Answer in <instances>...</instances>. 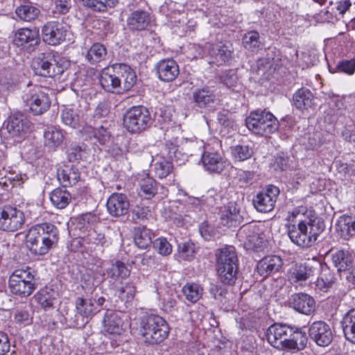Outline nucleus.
Wrapping results in <instances>:
<instances>
[{
  "label": "nucleus",
  "mask_w": 355,
  "mask_h": 355,
  "mask_svg": "<svg viewBox=\"0 0 355 355\" xmlns=\"http://www.w3.org/2000/svg\"><path fill=\"white\" fill-rule=\"evenodd\" d=\"M76 309L67 312L65 320L73 328H83L98 312V307L94 306L93 298L78 297L75 302Z\"/></svg>",
  "instance_id": "nucleus-9"
},
{
  "label": "nucleus",
  "mask_w": 355,
  "mask_h": 355,
  "mask_svg": "<svg viewBox=\"0 0 355 355\" xmlns=\"http://www.w3.org/2000/svg\"><path fill=\"white\" fill-rule=\"evenodd\" d=\"M124 331V323L120 314L112 311H107L103 320L101 332L112 339L121 336Z\"/></svg>",
  "instance_id": "nucleus-16"
},
{
  "label": "nucleus",
  "mask_w": 355,
  "mask_h": 355,
  "mask_svg": "<svg viewBox=\"0 0 355 355\" xmlns=\"http://www.w3.org/2000/svg\"><path fill=\"white\" fill-rule=\"evenodd\" d=\"M313 275L311 268L306 264H295L290 270L289 279L293 283L306 281Z\"/></svg>",
  "instance_id": "nucleus-41"
},
{
  "label": "nucleus",
  "mask_w": 355,
  "mask_h": 355,
  "mask_svg": "<svg viewBox=\"0 0 355 355\" xmlns=\"http://www.w3.org/2000/svg\"><path fill=\"white\" fill-rule=\"evenodd\" d=\"M22 100L24 110L34 115H41L46 112L51 106V99L40 87L33 86L24 91Z\"/></svg>",
  "instance_id": "nucleus-11"
},
{
  "label": "nucleus",
  "mask_w": 355,
  "mask_h": 355,
  "mask_svg": "<svg viewBox=\"0 0 355 355\" xmlns=\"http://www.w3.org/2000/svg\"><path fill=\"white\" fill-rule=\"evenodd\" d=\"M289 307L297 312L310 315L315 309V300L305 293H297L291 295L288 300Z\"/></svg>",
  "instance_id": "nucleus-18"
},
{
  "label": "nucleus",
  "mask_w": 355,
  "mask_h": 355,
  "mask_svg": "<svg viewBox=\"0 0 355 355\" xmlns=\"http://www.w3.org/2000/svg\"><path fill=\"white\" fill-rule=\"evenodd\" d=\"M245 125L252 133L268 137L279 129V121L270 112L257 110L246 117Z\"/></svg>",
  "instance_id": "nucleus-8"
},
{
  "label": "nucleus",
  "mask_w": 355,
  "mask_h": 355,
  "mask_svg": "<svg viewBox=\"0 0 355 355\" xmlns=\"http://www.w3.org/2000/svg\"><path fill=\"white\" fill-rule=\"evenodd\" d=\"M69 27L63 22L51 21L46 22L42 28L44 42L55 46L65 40Z\"/></svg>",
  "instance_id": "nucleus-14"
},
{
  "label": "nucleus",
  "mask_w": 355,
  "mask_h": 355,
  "mask_svg": "<svg viewBox=\"0 0 355 355\" xmlns=\"http://www.w3.org/2000/svg\"><path fill=\"white\" fill-rule=\"evenodd\" d=\"M99 82L105 91L113 93L117 89V92H119V89H121L120 80L116 76L114 72H110V69L102 71Z\"/></svg>",
  "instance_id": "nucleus-36"
},
{
  "label": "nucleus",
  "mask_w": 355,
  "mask_h": 355,
  "mask_svg": "<svg viewBox=\"0 0 355 355\" xmlns=\"http://www.w3.org/2000/svg\"><path fill=\"white\" fill-rule=\"evenodd\" d=\"M28 126L22 114L18 113L10 116L6 124V130L10 137L16 141L25 138Z\"/></svg>",
  "instance_id": "nucleus-23"
},
{
  "label": "nucleus",
  "mask_w": 355,
  "mask_h": 355,
  "mask_svg": "<svg viewBox=\"0 0 355 355\" xmlns=\"http://www.w3.org/2000/svg\"><path fill=\"white\" fill-rule=\"evenodd\" d=\"M157 74L164 82L174 80L180 73L179 66L173 59L160 60L156 65Z\"/></svg>",
  "instance_id": "nucleus-25"
},
{
  "label": "nucleus",
  "mask_w": 355,
  "mask_h": 355,
  "mask_svg": "<svg viewBox=\"0 0 355 355\" xmlns=\"http://www.w3.org/2000/svg\"><path fill=\"white\" fill-rule=\"evenodd\" d=\"M310 337L319 346H328L333 340L332 332L328 324L322 321L313 322L309 328Z\"/></svg>",
  "instance_id": "nucleus-22"
},
{
  "label": "nucleus",
  "mask_w": 355,
  "mask_h": 355,
  "mask_svg": "<svg viewBox=\"0 0 355 355\" xmlns=\"http://www.w3.org/2000/svg\"><path fill=\"white\" fill-rule=\"evenodd\" d=\"M25 223L24 213L12 206L0 208V230L6 232H15Z\"/></svg>",
  "instance_id": "nucleus-12"
},
{
  "label": "nucleus",
  "mask_w": 355,
  "mask_h": 355,
  "mask_svg": "<svg viewBox=\"0 0 355 355\" xmlns=\"http://www.w3.org/2000/svg\"><path fill=\"white\" fill-rule=\"evenodd\" d=\"M205 169L211 173H220L227 165V161L218 153L205 152L202 155Z\"/></svg>",
  "instance_id": "nucleus-27"
},
{
  "label": "nucleus",
  "mask_w": 355,
  "mask_h": 355,
  "mask_svg": "<svg viewBox=\"0 0 355 355\" xmlns=\"http://www.w3.org/2000/svg\"><path fill=\"white\" fill-rule=\"evenodd\" d=\"M59 239V231L51 223H44L31 227L26 235V245L35 255L46 254Z\"/></svg>",
  "instance_id": "nucleus-4"
},
{
  "label": "nucleus",
  "mask_w": 355,
  "mask_h": 355,
  "mask_svg": "<svg viewBox=\"0 0 355 355\" xmlns=\"http://www.w3.org/2000/svg\"><path fill=\"white\" fill-rule=\"evenodd\" d=\"M196 247L193 242L189 241L178 244V259L190 261L194 258Z\"/></svg>",
  "instance_id": "nucleus-52"
},
{
  "label": "nucleus",
  "mask_w": 355,
  "mask_h": 355,
  "mask_svg": "<svg viewBox=\"0 0 355 355\" xmlns=\"http://www.w3.org/2000/svg\"><path fill=\"white\" fill-rule=\"evenodd\" d=\"M109 288L113 294L125 302H131L137 292V287L132 282H121L111 284Z\"/></svg>",
  "instance_id": "nucleus-32"
},
{
  "label": "nucleus",
  "mask_w": 355,
  "mask_h": 355,
  "mask_svg": "<svg viewBox=\"0 0 355 355\" xmlns=\"http://www.w3.org/2000/svg\"><path fill=\"white\" fill-rule=\"evenodd\" d=\"M139 330L145 343L157 345L168 337L170 328L162 317L149 315L141 319Z\"/></svg>",
  "instance_id": "nucleus-6"
},
{
  "label": "nucleus",
  "mask_w": 355,
  "mask_h": 355,
  "mask_svg": "<svg viewBox=\"0 0 355 355\" xmlns=\"http://www.w3.org/2000/svg\"><path fill=\"white\" fill-rule=\"evenodd\" d=\"M40 42L39 32L35 28H22L15 33L14 44L28 53L33 51Z\"/></svg>",
  "instance_id": "nucleus-15"
},
{
  "label": "nucleus",
  "mask_w": 355,
  "mask_h": 355,
  "mask_svg": "<svg viewBox=\"0 0 355 355\" xmlns=\"http://www.w3.org/2000/svg\"><path fill=\"white\" fill-rule=\"evenodd\" d=\"M233 157L238 161H244L252 157L253 150L248 145H236L231 148Z\"/></svg>",
  "instance_id": "nucleus-55"
},
{
  "label": "nucleus",
  "mask_w": 355,
  "mask_h": 355,
  "mask_svg": "<svg viewBox=\"0 0 355 355\" xmlns=\"http://www.w3.org/2000/svg\"><path fill=\"white\" fill-rule=\"evenodd\" d=\"M37 272L30 267L15 270L8 281L10 292L20 297L30 296L37 288Z\"/></svg>",
  "instance_id": "nucleus-7"
},
{
  "label": "nucleus",
  "mask_w": 355,
  "mask_h": 355,
  "mask_svg": "<svg viewBox=\"0 0 355 355\" xmlns=\"http://www.w3.org/2000/svg\"><path fill=\"white\" fill-rule=\"evenodd\" d=\"M216 270L220 281L225 285H234L237 279L239 259L236 249L229 245L218 250Z\"/></svg>",
  "instance_id": "nucleus-5"
},
{
  "label": "nucleus",
  "mask_w": 355,
  "mask_h": 355,
  "mask_svg": "<svg viewBox=\"0 0 355 355\" xmlns=\"http://www.w3.org/2000/svg\"><path fill=\"white\" fill-rule=\"evenodd\" d=\"M62 122L65 125L76 128L79 123V115L71 109L65 107L60 114Z\"/></svg>",
  "instance_id": "nucleus-54"
},
{
  "label": "nucleus",
  "mask_w": 355,
  "mask_h": 355,
  "mask_svg": "<svg viewBox=\"0 0 355 355\" xmlns=\"http://www.w3.org/2000/svg\"><path fill=\"white\" fill-rule=\"evenodd\" d=\"M279 189L269 184L253 198L254 208L259 212L268 213L273 210L279 195Z\"/></svg>",
  "instance_id": "nucleus-13"
},
{
  "label": "nucleus",
  "mask_w": 355,
  "mask_h": 355,
  "mask_svg": "<svg viewBox=\"0 0 355 355\" xmlns=\"http://www.w3.org/2000/svg\"><path fill=\"white\" fill-rule=\"evenodd\" d=\"M151 216V210L149 207L143 203L133 206L129 213L130 220L135 223L148 219Z\"/></svg>",
  "instance_id": "nucleus-46"
},
{
  "label": "nucleus",
  "mask_w": 355,
  "mask_h": 355,
  "mask_svg": "<svg viewBox=\"0 0 355 355\" xmlns=\"http://www.w3.org/2000/svg\"><path fill=\"white\" fill-rule=\"evenodd\" d=\"M153 245L158 253L163 256L169 255L172 252V245L166 238L157 239Z\"/></svg>",
  "instance_id": "nucleus-58"
},
{
  "label": "nucleus",
  "mask_w": 355,
  "mask_h": 355,
  "mask_svg": "<svg viewBox=\"0 0 355 355\" xmlns=\"http://www.w3.org/2000/svg\"><path fill=\"white\" fill-rule=\"evenodd\" d=\"M83 241L89 245V248L94 250L103 248L107 243L105 234L95 230L89 231L87 236L83 239Z\"/></svg>",
  "instance_id": "nucleus-50"
},
{
  "label": "nucleus",
  "mask_w": 355,
  "mask_h": 355,
  "mask_svg": "<svg viewBox=\"0 0 355 355\" xmlns=\"http://www.w3.org/2000/svg\"><path fill=\"white\" fill-rule=\"evenodd\" d=\"M44 146L55 151L62 146L64 139V131L56 126H48L44 132Z\"/></svg>",
  "instance_id": "nucleus-31"
},
{
  "label": "nucleus",
  "mask_w": 355,
  "mask_h": 355,
  "mask_svg": "<svg viewBox=\"0 0 355 355\" xmlns=\"http://www.w3.org/2000/svg\"><path fill=\"white\" fill-rule=\"evenodd\" d=\"M106 207L108 213L113 217L125 215L130 209L128 197L123 193H114L107 200Z\"/></svg>",
  "instance_id": "nucleus-21"
},
{
  "label": "nucleus",
  "mask_w": 355,
  "mask_h": 355,
  "mask_svg": "<svg viewBox=\"0 0 355 355\" xmlns=\"http://www.w3.org/2000/svg\"><path fill=\"white\" fill-rule=\"evenodd\" d=\"M266 337L272 346L282 350L300 351L306 347L307 343L305 332L299 328L279 323L268 327Z\"/></svg>",
  "instance_id": "nucleus-1"
},
{
  "label": "nucleus",
  "mask_w": 355,
  "mask_h": 355,
  "mask_svg": "<svg viewBox=\"0 0 355 355\" xmlns=\"http://www.w3.org/2000/svg\"><path fill=\"white\" fill-rule=\"evenodd\" d=\"M15 13L21 20L31 21L39 16L40 10L31 4H24L16 8Z\"/></svg>",
  "instance_id": "nucleus-45"
},
{
  "label": "nucleus",
  "mask_w": 355,
  "mask_h": 355,
  "mask_svg": "<svg viewBox=\"0 0 355 355\" xmlns=\"http://www.w3.org/2000/svg\"><path fill=\"white\" fill-rule=\"evenodd\" d=\"M112 105L110 101L103 99L99 101L94 108L92 119L96 121H103L111 114Z\"/></svg>",
  "instance_id": "nucleus-48"
},
{
  "label": "nucleus",
  "mask_w": 355,
  "mask_h": 355,
  "mask_svg": "<svg viewBox=\"0 0 355 355\" xmlns=\"http://www.w3.org/2000/svg\"><path fill=\"white\" fill-rule=\"evenodd\" d=\"M336 124V128L340 131L341 136L345 140L355 141V128L349 118H338Z\"/></svg>",
  "instance_id": "nucleus-40"
},
{
  "label": "nucleus",
  "mask_w": 355,
  "mask_h": 355,
  "mask_svg": "<svg viewBox=\"0 0 355 355\" xmlns=\"http://www.w3.org/2000/svg\"><path fill=\"white\" fill-rule=\"evenodd\" d=\"M152 232L146 227H139L135 230L134 241L135 245L141 249H146L152 243Z\"/></svg>",
  "instance_id": "nucleus-47"
},
{
  "label": "nucleus",
  "mask_w": 355,
  "mask_h": 355,
  "mask_svg": "<svg viewBox=\"0 0 355 355\" xmlns=\"http://www.w3.org/2000/svg\"><path fill=\"white\" fill-rule=\"evenodd\" d=\"M14 318L15 321L19 324L27 325L32 321L30 312L26 309H17Z\"/></svg>",
  "instance_id": "nucleus-63"
},
{
  "label": "nucleus",
  "mask_w": 355,
  "mask_h": 355,
  "mask_svg": "<svg viewBox=\"0 0 355 355\" xmlns=\"http://www.w3.org/2000/svg\"><path fill=\"white\" fill-rule=\"evenodd\" d=\"M54 8L53 12L58 15H65L71 8V0H53Z\"/></svg>",
  "instance_id": "nucleus-62"
},
{
  "label": "nucleus",
  "mask_w": 355,
  "mask_h": 355,
  "mask_svg": "<svg viewBox=\"0 0 355 355\" xmlns=\"http://www.w3.org/2000/svg\"><path fill=\"white\" fill-rule=\"evenodd\" d=\"M57 177L63 187L75 185L80 178L78 167L73 164H64L57 170Z\"/></svg>",
  "instance_id": "nucleus-28"
},
{
  "label": "nucleus",
  "mask_w": 355,
  "mask_h": 355,
  "mask_svg": "<svg viewBox=\"0 0 355 355\" xmlns=\"http://www.w3.org/2000/svg\"><path fill=\"white\" fill-rule=\"evenodd\" d=\"M149 12L142 9L132 11L127 19V26L131 31H141L146 29L151 22Z\"/></svg>",
  "instance_id": "nucleus-26"
},
{
  "label": "nucleus",
  "mask_w": 355,
  "mask_h": 355,
  "mask_svg": "<svg viewBox=\"0 0 355 355\" xmlns=\"http://www.w3.org/2000/svg\"><path fill=\"white\" fill-rule=\"evenodd\" d=\"M217 120L225 128H232L234 125V120L232 114L228 111L223 110L218 112Z\"/></svg>",
  "instance_id": "nucleus-64"
},
{
  "label": "nucleus",
  "mask_w": 355,
  "mask_h": 355,
  "mask_svg": "<svg viewBox=\"0 0 355 355\" xmlns=\"http://www.w3.org/2000/svg\"><path fill=\"white\" fill-rule=\"evenodd\" d=\"M336 168L338 173L345 178H349L355 175V164L349 165L347 163L338 161L336 162Z\"/></svg>",
  "instance_id": "nucleus-60"
},
{
  "label": "nucleus",
  "mask_w": 355,
  "mask_h": 355,
  "mask_svg": "<svg viewBox=\"0 0 355 355\" xmlns=\"http://www.w3.org/2000/svg\"><path fill=\"white\" fill-rule=\"evenodd\" d=\"M85 151V145L71 144L67 150L68 158L70 162H74L82 158V153Z\"/></svg>",
  "instance_id": "nucleus-61"
},
{
  "label": "nucleus",
  "mask_w": 355,
  "mask_h": 355,
  "mask_svg": "<svg viewBox=\"0 0 355 355\" xmlns=\"http://www.w3.org/2000/svg\"><path fill=\"white\" fill-rule=\"evenodd\" d=\"M124 128L130 133L139 134L149 128L153 118L149 110L144 106H133L123 115Z\"/></svg>",
  "instance_id": "nucleus-10"
},
{
  "label": "nucleus",
  "mask_w": 355,
  "mask_h": 355,
  "mask_svg": "<svg viewBox=\"0 0 355 355\" xmlns=\"http://www.w3.org/2000/svg\"><path fill=\"white\" fill-rule=\"evenodd\" d=\"M335 72H340L352 76L355 72V56L350 60H343L338 62Z\"/></svg>",
  "instance_id": "nucleus-57"
},
{
  "label": "nucleus",
  "mask_w": 355,
  "mask_h": 355,
  "mask_svg": "<svg viewBox=\"0 0 355 355\" xmlns=\"http://www.w3.org/2000/svg\"><path fill=\"white\" fill-rule=\"evenodd\" d=\"M139 181L140 195L147 199H150L157 193V182L148 174Z\"/></svg>",
  "instance_id": "nucleus-43"
},
{
  "label": "nucleus",
  "mask_w": 355,
  "mask_h": 355,
  "mask_svg": "<svg viewBox=\"0 0 355 355\" xmlns=\"http://www.w3.org/2000/svg\"><path fill=\"white\" fill-rule=\"evenodd\" d=\"M94 137L102 145L108 143L110 140L111 133L103 125L93 130Z\"/></svg>",
  "instance_id": "nucleus-59"
},
{
  "label": "nucleus",
  "mask_w": 355,
  "mask_h": 355,
  "mask_svg": "<svg viewBox=\"0 0 355 355\" xmlns=\"http://www.w3.org/2000/svg\"><path fill=\"white\" fill-rule=\"evenodd\" d=\"M173 170V164L171 162L162 158L157 161L154 165V171L159 178H164L167 177Z\"/></svg>",
  "instance_id": "nucleus-56"
},
{
  "label": "nucleus",
  "mask_w": 355,
  "mask_h": 355,
  "mask_svg": "<svg viewBox=\"0 0 355 355\" xmlns=\"http://www.w3.org/2000/svg\"><path fill=\"white\" fill-rule=\"evenodd\" d=\"M316 98L312 92L306 88L299 89L293 96V102L295 107L300 110L315 108Z\"/></svg>",
  "instance_id": "nucleus-34"
},
{
  "label": "nucleus",
  "mask_w": 355,
  "mask_h": 355,
  "mask_svg": "<svg viewBox=\"0 0 355 355\" xmlns=\"http://www.w3.org/2000/svg\"><path fill=\"white\" fill-rule=\"evenodd\" d=\"M283 264L279 256H267L260 260L257 264V272L262 277H267L274 272H277Z\"/></svg>",
  "instance_id": "nucleus-33"
},
{
  "label": "nucleus",
  "mask_w": 355,
  "mask_h": 355,
  "mask_svg": "<svg viewBox=\"0 0 355 355\" xmlns=\"http://www.w3.org/2000/svg\"><path fill=\"white\" fill-rule=\"evenodd\" d=\"M333 284V272L327 267H322L320 276L316 282V287L321 291L327 292Z\"/></svg>",
  "instance_id": "nucleus-51"
},
{
  "label": "nucleus",
  "mask_w": 355,
  "mask_h": 355,
  "mask_svg": "<svg viewBox=\"0 0 355 355\" xmlns=\"http://www.w3.org/2000/svg\"><path fill=\"white\" fill-rule=\"evenodd\" d=\"M220 82L233 92H239L242 85L239 79L236 69H228L219 76Z\"/></svg>",
  "instance_id": "nucleus-39"
},
{
  "label": "nucleus",
  "mask_w": 355,
  "mask_h": 355,
  "mask_svg": "<svg viewBox=\"0 0 355 355\" xmlns=\"http://www.w3.org/2000/svg\"><path fill=\"white\" fill-rule=\"evenodd\" d=\"M58 293L52 288L45 287L35 295V299L45 311H50L57 307L59 304Z\"/></svg>",
  "instance_id": "nucleus-29"
},
{
  "label": "nucleus",
  "mask_w": 355,
  "mask_h": 355,
  "mask_svg": "<svg viewBox=\"0 0 355 355\" xmlns=\"http://www.w3.org/2000/svg\"><path fill=\"white\" fill-rule=\"evenodd\" d=\"M105 274L108 279L109 286L123 282L130 275V269L127 265L119 260L112 261L110 266L105 269Z\"/></svg>",
  "instance_id": "nucleus-24"
},
{
  "label": "nucleus",
  "mask_w": 355,
  "mask_h": 355,
  "mask_svg": "<svg viewBox=\"0 0 355 355\" xmlns=\"http://www.w3.org/2000/svg\"><path fill=\"white\" fill-rule=\"evenodd\" d=\"M70 62L53 52L39 53L33 60L31 67L38 76L55 78L59 81L67 79Z\"/></svg>",
  "instance_id": "nucleus-3"
},
{
  "label": "nucleus",
  "mask_w": 355,
  "mask_h": 355,
  "mask_svg": "<svg viewBox=\"0 0 355 355\" xmlns=\"http://www.w3.org/2000/svg\"><path fill=\"white\" fill-rule=\"evenodd\" d=\"M340 324L345 338L355 343V309L345 314Z\"/></svg>",
  "instance_id": "nucleus-37"
},
{
  "label": "nucleus",
  "mask_w": 355,
  "mask_h": 355,
  "mask_svg": "<svg viewBox=\"0 0 355 355\" xmlns=\"http://www.w3.org/2000/svg\"><path fill=\"white\" fill-rule=\"evenodd\" d=\"M202 288L196 283H187L182 288L186 299L191 303L198 301L202 295Z\"/></svg>",
  "instance_id": "nucleus-49"
},
{
  "label": "nucleus",
  "mask_w": 355,
  "mask_h": 355,
  "mask_svg": "<svg viewBox=\"0 0 355 355\" xmlns=\"http://www.w3.org/2000/svg\"><path fill=\"white\" fill-rule=\"evenodd\" d=\"M336 231L345 239L355 236V220L351 216L343 215L336 222Z\"/></svg>",
  "instance_id": "nucleus-35"
},
{
  "label": "nucleus",
  "mask_w": 355,
  "mask_h": 355,
  "mask_svg": "<svg viewBox=\"0 0 355 355\" xmlns=\"http://www.w3.org/2000/svg\"><path fill=\"white\" fill-rule=\"evenodd\" d=\"M220 219L221 223L227 227L239 225L243 220L240 206L235 202H230L221 207Z\"/></svg>",
  "instance_id": "nucleus-19"
},
{
  "label": "nucleus",
  "mask_w": 355,
  "mask_h": 355,
  "mask_svg": "<svg viewBox=\"0 0 355 355\" xmlns=\"http://www.w3.org/2000/svg\"><path fill=\"white\" fill-rule=\"evenodd\" d=\"M239 235L243 239L244 245L248 249L258 250L262 247L263 240L255 224L243 225L239 230Z\"/></svg>",
  "instance_id": "nucleus-20"
},
{
  "label": "nucleus",
  "mask_w": 355,
  "mask_h": 355,
  "mask_svg": "<svg viewBox=\"0 0 355 355\" xmlns=\"http://www.w3.org/2000/svg\"><path fill=\"white\" fill-rule=\"evenodd\" d=\"M192 102L200 108H205L216 101V95L214 90L208 86L197 88L192 92Z\"/></svg>",
  "instance_id": "nucleus-30"
},
{
  "label": "nucleus",
  "mask_w": 355,
  "mask_h": 355,
  "mask_svg": "<svg viewBox=\"0 0 355 355\" xmlns=\"http://www.w3.org/2000/svg\"><path fill=\"white\" fill-rule=\"evenodd\" d=\"M106 55L107 49L105 46L101 43H95L87 51L86 59L94 64L104 60Z\"/></svg>",
  "instance_id": "nucleus-44"
},
{
  "label": "nucleus",
  "mask_w": 355,
  "mask_h": 355,
  "mask_svg": "<svg viewBox=\"0 0 355 355\" xmlns=\"http://www.w3.org/2000/svg\"><path fill=\"white\" fill-rule=\"evenodd\" d=\"M325 228L323 220L315 213H306L304 220L297 225L288 227V235L291 241L301 248H309L314 244L318 235Z\"/></svg>",
  "instance_id": "nucleus-2"
},
{
  "label": "nucleus",
  "mask_w": 355,
  "mask_h": 355,
  "mask_svg": "<svg viewBox=\"0 0 355 355\" xmlns=\"http://www.w3.org/2000/svg\"><path fill=\"white\" fill-rule=\"evenodd\" d=\"M208 53L210 58L209 64L221 66L228 64L233 59V49L231 44L219 42L211 44Z\"/></svg>",
  "instance_id": "nucleus-17"
},
{
  "label": "nucleus",
  "mask_w": 355,
  "mask_h": 355,
  "mask_svg": "<svg viewBox=\"0 0 355 355\" xmlns=\"http://www.w3.org/2000/svg\"><path fill=\"white\" fill-rule=\"evenodd\" d=\"M354 265V259L348 252L339 250L334 255V267L337 268L338 272H346Z\"/></svg>",
  "instance_id": "nucleus-42"
},
{
  "label": "nucleus",
  "mask_w": 355,
  "mask_h": 355,
  "mask_svg": "<svg viewBox=\"0 0 355 355\" xmlns=\"http://www.w3.org/2000/svg\"><path fill=\"white\" fill-rule=\"evenodd\" d=\"M243 46L252 51H257L261 46L259 33L257 31H249L243 37Z\"/></svg>",
  "instance_id": "nucleus-53"
},
{
  "label": "nucleus",
  "mask_w": 355,
  "mask_h": 355,
  "mask_svg": "<svg viewBox=\"0 0 355 355\" xmlns=\"http://www.w3.org/2000/svg\"><path fill=\"white\" fill-rule=\"evenodd\" d=\"M65 188H56L50 194L52 204L58 209L65 208L71 200V195Z\"/></svg>",
  "instance_id": "nucleus-38"
}]
</instances>
